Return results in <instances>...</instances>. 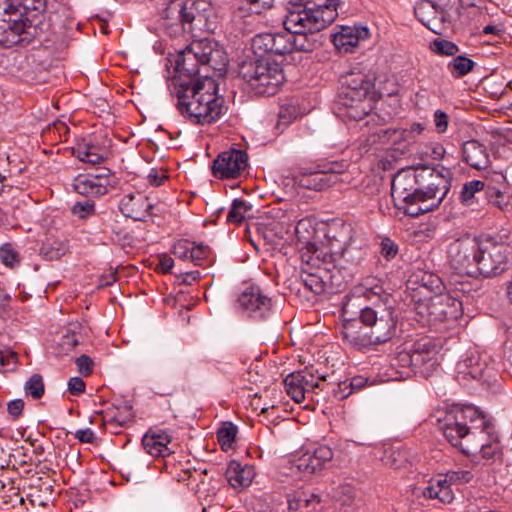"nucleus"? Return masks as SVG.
I'll list each match as a JSON object with an SVG mask.
<instances>
[{
	"label": "nucleus",
	"mask_w": 512,
	"mask_h": 512,
	"mask_svg": "<svg viewBox=\"0 0 512 512\" xmlns=\"http://www.w3.org/2000/svg\"><path fill=\"white\" fill-rule=\"evenodd\" d=\"M433 118H434V124H435V128H436L437 132L438 133L446 132V130L448 128V124H449V117H448L447 113L438 109L434 112Z\"/></svg>",
	"instance_id": "nucleus-60"
},
{
	"label": "nucleus",
	"mask_w": 512,
	"mask_h": 512,
	"mask_svg": "<svg viewBox=\"0 0 512 512\" xmlns=\"http://www.w3.org/2000/svg\"><path fill=\"white\" fill-rule=\"evenodd\" d=\"M24 409V401L22 399H15L7 404V410L13 420L20 417Z\"/></svg>",
	"instance_id": "nucleus-64"
},
{
	"label": "nucleus",
	"mask_w": 512,
	"mask_h": 512,
	"mask_svg": "<svg viewBox=\"0 0 512 512\" xmlns=\"http://www.w3.org/2000/svg\"><path fill=\"white\" fill-rule=\"evenodd\" d=\"M421 184L417 188L410 205H402L404 214L418 217L437 209L447 196L452 181V172L449 168L440 167V170L429 169L426 176L420 177Z\"/></svg>",
	"instance_id": "nucleus-6"
},
{
	"label": "nucleus",
	"mask_w": 512,
	"mask_h": 512,
	"mask_svg": "<svg viewBox=\"0 0 512 512\" xmlns=\"http://www.w3.org/2000/svg\"><path fill=\"white\" fill-rule=\"evenodd\" d=\"M202 1L170 0L161 11L162 27L171 37L194 34L200 30L204 16L201 13Z\"/></svg>",
	"instance_id": "nucleus-8"
},
{
	"label": "nucleus",
	"mask_w": 512,
	"mask_h": 512,
	"mask_svg": "<svg viewBox=\"0 0 512 512\" xmlns=\"http://www.w3.org/2000/svg\"><path fill=\"white\" fill-rule=\"evenodd\" d=\"M430 168L404 169L396 173L391 182V197L395 206L403 211L402 205H410L413 200L421 176H426Z\"/></svg>",
	"instance_id": "nucleus-13"
},
{
	"label": "nucleus",
	"mask_w": 512,
	"mask_h": 512,
	"mask_svg": "<svg viewBox=\"0 0 512 512\" xmlns=\"http://www.w3.org/2000/svg\"><path fill=\"white\" fill-rule=\"evenodd\" d=\"M369 30L365 27L344 26L332 36V42L340 52H350L361 39H367Z\"/></svg>",
	"instance_id": "nucleus-26"
},
{
	"label": "nucleus",
	"mask_w": 512,
	"mask_h": 512,
	"mask_svg": "<svg viewBox=\"0 0 512 512\" xmlns=\"http://www.w3.org/2000/svg\"><path fill=\"white\" fill-rule=\"evenodd\" d=\"M256 35L251 38V47L246 49L238 60V76L243 80V89L252 94L256 95L255 86L253 81L256 80V51L253 48Z\"/></svg>",
	"instance_id": "nucleus-25"
},
{
	"label": "nucleus",
	"mask_w": 512,
	"mask_h": 512,
	"mask_svg": "<svg viewBox=\"0 0 512 512\" xmlns=\"http://www.w3.org/2000/svg\"><path fill=\"white\" fill-rule=\"evenodd\" d=\"M256 475L253 465L241 466L238 462H231L227 470L228 481L234 488H245L250 486Z\"/></svg>",
	"instance_id": "nucleus-32"
},
{
	"label": "nucleus",
	"mask_w": 512,
	"mask_h": 512,
	"mask_svg": "<svg viewBox=\"0 0 512 512\" xmlns=\"http://www.w3.org/2000/svg\"><path fill=\"white\" fill-rule=\"evenodd\" d=\"M303 375V388H305V394L311 393L315 388H318L321 381L325 380L324 376L316 375L312 367H305L301 370Z\"/></svg>",
	"instance_id": "nucleus-48"
},
{
	"label": "nucleus",
	"mask_w": 512,
	"mask_h": 512,
	"mask_svg": "<svg viewBox=\"0 0 512 512\" xmlns=\"http://www.w3.org/2000/svg\"><path fill=\"white\" fill-rule=\"evenodd\" d=\"M153 205L142 193H130L119 202V210L125 217L135 221H145L152 214Z\"/></svg>",
	"instance_id": "nucleus-20"
},
{
	"label": "nucleus",
	"mask_w": 512,
	"mask_h": 512,
	"mask_svg": "<svg viewBox=\"0 0 512 512\" xmlns=\"http://www.w3.org/2000/svg\"><path fill=\"white\" fill-rule=\"evenodd\" d=\"M279 211L268 210L263 207L258 209V239L264 241L267 250H282L293 240V232L290 227L280 221H276Z\"/></svg>",
	"instance_id": "nucleus-11"
},
{
	"label": "nucleus",
	"mask_w": 512,
	"mask_h": 512,
	"mask_svg": "<svg viewBox=\"0 0 512 512\" xmlns=\"http://www.w3.org/2000/svg\"><path fill=\"white\" fill-rule=\"evenodd\" d=\"M380 247V254L387 261L394 259L399 252L398 245L389 237H384L381 239Z\"/></svg>",
	"instance_id": "nucleus-55"
},
{
	"label": "nucleus",
	"mask_w": 512,
	"mask_h": 512,
	"mask_svg": "<svg viewBox=\"0 0 512 512\" xmlns=\"http://www.w3.org/2000/svg\"><path fill=\"white\" fill-rule=\"evenodd\" d=\"M253 205L242 199H234L227 215V222L241 224L245 220L252 219L250 212Z\"/></svg>",
	"instance_id": "nucleus-38"
},
{
	"label": "nucleus",
	"mask_w": 512,
	"mask_h": 512,
	"mask_svg": "<svg viewBox=\"0 0 512 512\" xmlns=\"http://www.w3.org/2000/svg\"><path fill=\"white\" fill-rule=\"evenodd\" d=\"M416 18L435 34H443L449 27L447 12L431 0H422L414 7Z\"/></svg>",
	"instance_id": "nucleus-19"
},
{
	"label": "nucleus",
	"mask_w": 512,
	"mask_h": 512,
	"mask_svg": "<svg viewBox=\"0 0 512 512\" xmlns=\"http://www.w3.org/2000/svg\"><path fill=\"white\" fill-rule=\"evenodd\" d=\"M256 0H245L238 8V16L241 18L238 26L243 34H253L256 29V14L252 11V5Z\"/></svg>",
	"instance_id": "nucleus-36"
},
{
	"label": "nucleus",
	"mask_w": 512,
	"mask_h": 512,
	"mask_svg": "<svg viewBox=\"0 0 512 512\" xmlns=\"http://www.w3.org/2000/svg\"><path fill=\"white\" fill-rule=\"evenodd\" d=\"M474 443V448L462 452L466 455H473L479 450L481 457L484 459H491L500 452V443L495 432L489 434V437H482L475 440Z\"/></svg>",
	"instance_id": "nucleus-34"
},
{
	"label": "nucleus",
	"mask_w": 512,
	"mask_h": 512,
	"mask_svg": "<svg viewBox=\"0 0 512 512\" xmlns=\"http://www.w3.org/2000/svg\"><path fill=\"white\" fill-rule=\"evenodd\" d=\"M283 22L284 19L277 10H271L264 13L262 10L258 9V25L264 24L269 27V30L274 31L273 29L282 25Z\"/></svg>",
	"instance_id": "nucleus-49"
},
{
	"label": "nucleus",
	"mask_w": 512,
	"mask_h": 512,
	"mask_svg": "<svg viewBox=\"0 0 512 512\" xmlns=\"http://www.w3.org/2000/svg\"><path fill=\"white\" fill-rule=\"evenodd\" d=\"M71 211L75 216L85 219L95 214V203L90 199L78 201L73 205Z\"/></svg>",
	"instance_id": "nucleus-52"
},
{
	"label": "nucleus",
	"mask_w": 512,
	"mask_h": 512,
	"mask_svg": "<svg viewBox=\"0 0 512 512\" xmlns=\"http://www.w3.org/2000/svg\"><path fill=\"white\" fill-rule=\"evenodd\" d=\"M68 250L67 244L59 239L48 237L42 243L40 254L49 261L58 260Z\"/></svg>",
	"instance_id": "nucleus-39"
},
{
	"label": "nucleus",
	"mask_w": 512,
	"mask_h": 512,
	"mask_svg": "<svg viewBox=\"0 0 512 512\" xmlns=\"http://www.w3.org/2000/svg\"><path fill=\"white\" fill-rule=\"evenodd\" d=\"M452 484L448 481L444 474L432 478L428 486L423 490L425 498L437 499L441 503H451L454 499V494L451 489Z\"/></svg>",
	"instance_id": "nucleus-30"
},
{
	"label": "nucleus",
	"mask_w": 512,
	"mask_h": 512,
	"mask_svg": "<svg viewBox=\"0 0 512 512\" xmlns=\"http://www.w3.org/2000/svg\"><path fill=\"white\" fill-rule=\"evenodd\" d=\"M292 35L287 30L277 32L272 30H258V48L277 55L292 52Z\"/></svg>",
	"instance_id": "nucleus-22"
},
{
	"label": "nucleus",
	"mask_w": 512,
	"mask_h": 512,
	"mask_svg": "<svg viewBox=\"0 0 512 512\" xmlns=\"http://www.w3.org/2000/svg\"><path fill=\"white\" fill-rule=\"evenodd\" d=\"M307 252L302 255L304 265L312 267H330V270L335 267V262L339 259L336 254L329 248V251H324L318 248L314 243H308Z\"/></svg>",
	"instance_id": "nucleus-31"
},
{
	"label": "nucleus",
	"mask_w": 512,
	"mask_h": 512,
	"mask_svg": "<svg viewBox=\"0 0 512 512\" xmlns=\"http://www.w3.org/2000/svg\"><path fill=\"white\" fill-rule=\"evenodd\" d=\"M342 335L357 349L385 344L399 335V317L381 287H355L342 303Z\"/></svg>",
	"instance_id": "nucleus-2"
},
{
	"label": "nucleus",
	"mask_w": 512,
	"mask_h": 512,
	"mask_svg": "<svg viewBox=\"0 0 512 512\" xmlns=\"http://www.w3.org/2000/svg\"><path fill=\"white\" fill-rule=\"evenodd\" d=\"M85 388V382L80 377H72L68 381V391L71 395H80L85 391Z\"/></svg>",
	"instance_id": "nucleus-63"
},
{
	"label": "nucleus",
	"mask_w": 512,
	"mask_h": 512,
	"mask_svg": "<svg viewBox=\"0 0 512 512\" xmlns=\"http://www.w3.org/2000/svg\"><path fill=\"white\" fill-rule=\"evenodd\" d=\"M210 248L203 244L195 245L192 243L189 260L195 265H200L202 260L208 257Z\"/></svg>",
	"instance_id": "nucleus-57"
},
{
	"label": "nucleus",
	"mask_w": 512,
	"mask_h": 512,
	"mask_svg": "<svg viewBox=\"0 0 512 512\" xmlns=\"http://www.w3.org/2000/svg\"><path fill=\"white\" fill-rule=\"evenodd\" d=\"M420 313L426 312L435 321L457 320L463 315L462 302L448 292L434 296L431 301L420 307Z\"/></svg>",
	"instance_id": "nucleus-15"
},
{
	"label": "nucleus",
	"mask_w": 512,
	"mask_h": 512,
	"mask_svg": "<svg viewBox=\"0 0 512 512\" xmlns=\"http://www.w3.org/2000/svg\"><path fill=\"white\" fill-rule=\"evenodd\" d=\"M0 260L6 267L13 268L20 264V255L12 244L5 243L0 247Z\"/></svg>",
	"instance_id": "nucleus-47"
},
{
	"label": "nucleus",
	"mask_w": 512,
	"mask_h": 512,
	"mask_svg": "<svg viewBox=\"0 0 512 512\" xmlns=\"http://www.w3.org/2000/svg\"><path fill=\"white\" fill-rule=\"evenodd\" d=\"M485 184L481 180H471L466 182L460 192L459 200L462 204L470 206L474 203L475 194L482 191Z\"/></svg>",
	"instance_id": "nucleus-43"
},
{
	"label": "nucleus",
	"mask_w": 512,
	"mask_h": 512,
	"mask_svg": "<svg viewBox=\"0 0 512 512\" xmlns=\"http://www.w3.org/2000/svg\"><path fill=\"white\" fill-rule=\"evenodd\" d=\"M464 161L476 170L486 169L490 165V157L484 144L477 140H469L462 145Z\"/></svg>",
	"instance_id": "nucleus-27"
},
{
	"label": "nucleus",
	"mask_w": 512,
	"mask_h": 512,
	"mask_svg": "<svg viewBox=\"0 0 512 512\" xmlns=\"http://www.w3.org/2000/svg\"><path fill=\"white\" fill-rule=\"evenodd\" d=\"M248 166V156L245 151L231 148L221 152L213 162L212 173L219 179H234L239 177Z\"/></svg>",
	"instance_id": "nucleus-14"
},
{
	"label": "nucleus",
	"mask_w": 512,
	"mask_h": 512,
	"mask_svg": "<svg viewBox=\"0 0 512 512\" xmlns=\"http://www.w3.org/2000/svg\"><path fill=\"white\" fill-rule=\"evenodd\" d=\"M333 459V451L326 445L301 451L293 456L292 468L304 475L321 471Z\"/></svg>",
	"instance_id": "nucleus-17"
},
{
	"label": "nucleus",
	"mask_w": 512,
	"mask_h": 512,
	"mask_svg": "<svg viewBox=\"0 0 512 512\" xmlns=\"http://www.w3.org/2000/svg\"><path fill=\"white\" fill-rule=\"evenodd\" d=\"M331 278L330 267L304 265L300 272V279L304 287L315 295H321L326 291Z\"/></svg>",
	"instance_id": "nucleus-24"
},
{
	"label": "nucleus",
	"mask_w": 512,
	"mask_h": 512,
	"mask_svg": "<svg viewBox=\"0 0 512 512\" xmlns=\"http://www.w3.org/2000/svg\"><path fill=\"white\" fill-rule=\"evenodd\" d=\"M75 363L77 365L78 371L83 376H89L93 372L94 362L91 357L87 355H81L76 358Z\"/></svg>",
	"instance_id": "nucleus-59"
},
{
	"label": "nucleus",
	"mask_w": 512,
	"mask_h": 512,
	"mask_svg": "<svg viewBox=\"0 0 512 512\" xmlns=\"http://www.w3.org/2000/svg\"><path fill=\"white\" fill-rule=\"evenodd\" d=\"M424 130V124L415 122L409 128L385 130V134H389L393 143H412L416 135L421 134Z\"/></svg>",
	"instance_id": "nucleus-37"
},
{
	"label": "nucleus",
	"mask_w": 512,
	"mask_h": 512,
	"mask_svg": "<svg viewBox=\"0 0 512 512\" xmlns=\"http://www.w3.org/2000/svg\"><path fill=\"white\" fill-rule=\"evenodd\" d=\"M341 90L338 98L342 105L363 103L373 93L374 78L361 71H350L340 77Z\"/></svg>",
	"instance_id": "nucleus-12"
},
{
	"label": "nucleus",
	"mask_w": 512,
	"mask_h": 512,
	"mask_svg": "<svg viewBox=\"0 0 512 512\" xmlns=\"http://www.w3.org/2000/svg\"><path fill=\"white\" fill-rule=\"evenodd\" d=\"M255 284L244 281L235 293L234 309L243 316L252 318L256 311Z\"/></svg>",
	"instance_id": "nucleus-28"
},
{
	"label": "nucleus",
	"mask_w": 512,
	"mask_h": 512,
	"mask_svg": "<svg viewBox=\"0 0 512 512\" xmlns=\"http://www.w3.org/2000/svg\"><path fill=\"white\" fill-rule=\"evenodd\" d=\"M45 7L44 0H0V45L24 46L36 37L48 40Z\"/></svg>",
	"instance_id": "nucleus-3"
},
{
	"label": "nucleus",
	"mask_w": 512,
	"mask_h": 512,
	"mask_svg": "<svg viewBox=\"0 0 512 512\" xmlns=\"http://www.w3.org/2000/svg\"><path fill=\"white\" fill-rule=\"evenodd\" d=\"M431 47L439 55L454 56L459 51L455 43L444 39L434 40Z\"/></svg>",
	"instance_id": "nucleus-53"
},
{
	"label": "nucleus",
	"mask_w": 512,
	"mask_h": 512,
	"mask_svg": "<svg viewBox=\"0 0 512 512\" xmlns=\"http://www.w3.org/2000/svg\"><path fill=\"white\" fill-rule=\"evenodd\" d=\"M486 196H487L488 202L491 205H493L494 207H496L502 211H504L509 204V201L507 200L504 193L495 187H488L486 189Z\"/></svg>",
	"instance_id": "nucleus-51"
},
{
	"label": "nucleus",
	"mask_w": 512,
	"mask_h": 512,
	"mask_svg": "<svg viewBox=\"0 0 512 512\" xmlns=\"http://www.w3.org/2000/svg\"><path fill=\"white\" fill-rule=\"evenodd\" d=\"M237 434V427L232 423H225L217 431V439L222 450H227L232 446Z\"/></svg>",
	"instance_id": "nucleus-45"
},
{
	"label": "nucleus",
	"mask_w": 512,
	"mask_h": 512,
	"mask_svg": "<svg viewBox=\"0 0 512 512\" xmlns=\"http://www.w3.org/2000/svg\"><path fill=\"white\" fill-rule=\"evenodd\" d=\"M295 183L302 188L318 191L325 186L324 174L320 171L311 172L295 178Z\"/></svg>",
	"instance_id": "nucleus-42"
},
{
	"label": "nucleus",
	"mask_w": 512,
	"mask_h": 512,
	"mask_svg": "<svg viewBox=\"0 0 512 512\" xmlns=\"http://www.w3.org/2000/svg\"><path fill=\"white\" fill-rule=\"evenodd\" d=\"M171 437L166 432H147L143 439L142 445L145 451L154 457H165L172 453L168 444Z\"/></svg>",
	"instance_id": "nucleus-29"
},
{
	"label": "nucleus",
	"mask_w": 512,
	"mask_h": 512,
	"mask_svg": "<svg viewBox=\"0 0 512 512\" xmlns=\"http://www.w3.org/2000/svg\"><path fill=\"white\" fill-rule=\"evenodd\" d=\"M480 237L465 235L448 245L447 255L451 269L459 275L476 277Z\"/></svg>",
	"instance_id": "nucleus-10"
},
{
	"label": "nucleus",
	"mask_w": 512,
	"mask_h": 512,
	"mask_svg": "<svg viewBox=\"0 0 512 512\" xmlns=\"http://www.w3.org/2000/svg\"><path fill=\"white\" fill-rule=\"evenodd\" d=\"M110 186L111 183L108 181L107 175L80 174L73 181L74 190L86 197L105 195Z\"/></svg>",
	"instance_id": "nucleus-23"
},
{
	"label": "nucleus",
	"mask_w": 512,
	"mask_h": 512,
	"mask_svg": "<svg viewBox=\"0 0 512 512\" xmlns=\"http://www.w3.org/2000/svg\"><path fill=\"white\" fill-rule=\"evenodd\" d=\"M512 257V230L501 228L480 236L476 277L490 278L503 273Z\"/></svg>",
	"instance_id": "nucleus-7"
},
{
	"label": "nucleus",
	"mask_w": 512,
	"mask_h": 512,
	"mask_svg": "<svg viewBox=\"0 0 512 512\" xmlns=\"http://www.w3.org/2000/svg\"><path fill=\"white\" fill-rule=\"evenodd\" d=\"M86 149L87 148L84 145H76L75 147H73L72 153L80 161L91 165L100 164L101 162L104 161L105 158L103 154H101L99 151L95 153H90L87 152Z\"/></svg>",
	"instance_id": "nucleus-46"
},
{
	"label": "nucleus",
	"mask_w": 512,
	"mask_h": 512,
	"mask_svg": "<svg viewBox=\"0 0 512 512\" xmlns=\"http://www.w3.org/2000/svg\"><path fill=\"white\" fill-rule=\"evenodd\" d=\"M320 497L314 493L297 491L288 497V509L291 512H315Z\"/></svg>",
	"instance_id": "nucleus-33"
},
{
	"label": "nucleus",
	"mask_w": 512,
	"mask_h": 512,
	"mask_svg": "<svg viewBox=\"0 0 512 512\" xmlns=\"http://www.w3.org/2000/svg\"><path fill=\"white\" fill-rule=\"evenodd\" d=\"M339 0H298L290 2L284 18V28L292 35L293 51H312L316 41L310 36L325 29L338 16Z\"/></svg>",
	"instance_id": "nucleus-4"
},
{
	"label": "nucleus",
	"mask_w": 512,
	"mask_h": 512,
	"mask_svg": "<svg viewBox=\"0 0 512 512\" xmlns=\"http://www.w3.org/2000/svg\"><path fill=\"white\" fill-rule=\"evenodd\" d=\"M228 63L226 51L211 38L193 40L178 54L177 109L191 123L211 124L224 114L225 100L218 95L216 77L224 76Z\"/></svg>",
	"instance_id": "nucleus-1"
},
{
	"label": "nucleus",
	"mask_w": 512,
	"mask_h": 512,
	"mask_svg": "<svg viewBox=\"0 0 512 512\" xmlns=\"http://www.w3.org/2000/svg\"><path fill=\"white\" fill-rule=\"evenodd\" d=\"M446 440L461 451L475 447L474 441L495 432L490 420L478 408L465 405L447 412L438 420Z\"/></svg>",
	"instance_id": "nucleus-5"
},
{
	"label": "nucleus",
	"mask_w": 512,
	"mask_h": 512,
	"mask_svg": "<svg viewBox=\"0 0 512 512\" xmlns=\"http://www.w3.org/2000/svg\"><path fill=\"white\" fill-rule=\"evenodd\" d=\"M351 233L352 228L349 224L341 223L328 226L326 237L329 248L339 259H350Z\"/></svg>",
	"instance_id": "nucleus-21"
},
{
	"label": "nucleus",
	"mask_w": 512,
	"mask_h": 512,
	"mask_svg": "<svg viewBox=\"0 0 512 512\" xmlns=\"http://www.w3.org/2000/svg\"><path fill=\"white\" fill-rule=\"evenodd\" d=\"M192 243L187 239H181L173 245V254L183 260L189 259Z\"/></svg>",
	"instance_id": "nucleus-58"
},
{
	"label": "nucleus",
	"mask_w": 512,
	"mask_h": 512,
	"mask_svg": "<svg viewBox=\"0 0 512 512\" xmlns=\"http://www.w3.org/2000/svg\"><path fill=\"white\" fill-rule=\"evenodd\" d=\"M367 378L363 376H356L351 378L349 381H343L339 384V388L342 392V397H347L354 391H359L367 384Z\"/></svg>",
	"instance_id": "nucleus-50"
},
{
	"label": "nucleus",
	"mask_w": 512,
	"mask_h": 512,
	"mask_svg": "<svg viewBox=\"0 0 512 512\" xmlns=\"http://www.w3.org/2000/svg\"><path fill=\"white\" fill-rule=\"evenodd\" d=\"M17 363V354L10 350H0V366L12 368Z\"/></svg>",
	"instance_id": "nucleus-62"
},
{
	"label": "nucleus",
	"mask_w": 512,
	"mask_h": 512,
	"mask_svg": "<svg viewBox=\"0 0 512 512\" xmlns=\"http://www.w3.org/2000/svg\"><path fill=\"white\" fill-rule=\"evenodd\" d=\"M413 278L409 280L408 288L411 290V298L418 308L443 292L444 285L441 278L433 273L421 272L415 274Z\"/></svg>",
	"instance_id": "nucleus-18"
},
{
	"label": "nucleus",
	"mask_w": 512,
	"mask_h": 512,
	"mask_svg": "<svg viewBox=\"0 0 512 512\" xmlns=\"http://www.w3.org/2000/svg\"><path fill=\"white\" fill-rule=\"evenodd\" d=\"M258 96H274L284 83L281 65L269 58H258Z\"/></svg>",
	"instance_id": "nucleus-16"
},
{
	"label": "nucleus",
	"mask_w": 512,
	"mask_h": 512,
	"mask_svg": "<svg viewBox=\"0 0 512 512\" xmlns=\"http://www.w3.org/2000/svg\"><path fill=\"white\" fill-rule=\"evenodd\" d=\"M475 65L473 60L466 56L458 55L448 63L447 68L454 78H461L470 73Z\"/></svg>",
	"instance_id": "nucleus-40"
},
{
	"label": "nucleus",
	"mask_w": 512,
	"mask_h": 512,
	"mask_svg": "<svg viewBox=\"0 0 512 512\" xmlns=\"http://www.w3.org/2000/svg\"><path fill=\"white\" fill-rule=\"evenodd\" d=\"M297 115L296 108L292 105H286L281 106L279 113H278V122H277V129L280 128V126H287L289 125Z\"/></svg>",
	"instance_id": "nucleus-56"
},
{
	"label": "nucleus",
	"mask_w": 512,
	"mask_h": 512,
	"mask_svg": "<svg viewBox=\"0 0 512 512\" xmlns=\"http://www.w3.org/2000/svg\"><path fill=\"white\" fill-rule=\"evenodd\" d=\"M444 475L452 485L468 483L473 479L472 472L463 469L449 470Z\"/></svg>",
	"instance_id": "nucleus-54"
},
{
	"label": "nucleus",
	"mask_w": 512,
	"mask_h": 512,
	"mask_svg": "<svg viewBox=\"0 0 512 512\" xmlns=\"http://www.w3.org/2000/svg\"><path fill=\"white\" fill-rule=\"evenodd\" d=\"M24 390L33 399H40L45 393L43 377L35 373L25 383Z\"/></svg>",
	"instance_id": "nucleus-44"
},
{
	"label": "nucleus",
	"mask_w": 512,
	"mask_h": 512,
	"mask_svg": "<svg viewBox=\"0 0 512 512\" xmlns=\"http://www.w3.org/2000/svg\"><path fill=\"white\" fill-rule=\"evenodd\" d=\"M131 409L132 406L129 403H125L122 406V411H119L115 415L111 416L107 414L103 418L104 425H110L113 428L126 426L133 419Z\"/></svg>",
	"instance_id": "nucleus-41"
},
{
	"label": "nucleus",
	"mask_w": 512,
	"mask_h": 512,
	"mask_svg": "<svg viewBox=\"0 0 512 512\" xmlns=\"http://www.w3.org/2000/svg\"><path fill=\"white\" fill-rule=\"evenodd\" d=\"M302 380L301 370L288 374L283 380L287 394L297 403L305 399V388H303Z\"/></svg>",
	"instance_id": "nucleus-35"
},
{
	"label": "nucleus",
	"mask_w": 512,
	"mask_h": 512,
	"mask_svg": "<svg viewBox=\"0 0 512 512\" xmlns=\"http://www.w3.org/2000/svg\"><path fill=\"white\" fill-rule=\"evenodd\" d=\"M347 107V115L348 117L359 121L364 118V116L368 115V111L365 107H361L362 103H353L352 105H344Z\"/></svg>",
	"instance_id": "nucleus-61"
},
{
	"label": "nucleus",
	"mask_w": 512,
	"mask_h": 512,
	"mask_svg": "<svg viewBox=\"0 0 512 512\" xmlns=\"http://www.w3.org/2000/svg\"><path fill=\"white\" fill-rule=\"evenodd\" d=\"M436 345L430 339H419L407 350L398 353L399 365L410 367L420 377L429 378L438 370Z\"/></svg>",
	"instance_id": "nucleus-9"
}]
</instances>
